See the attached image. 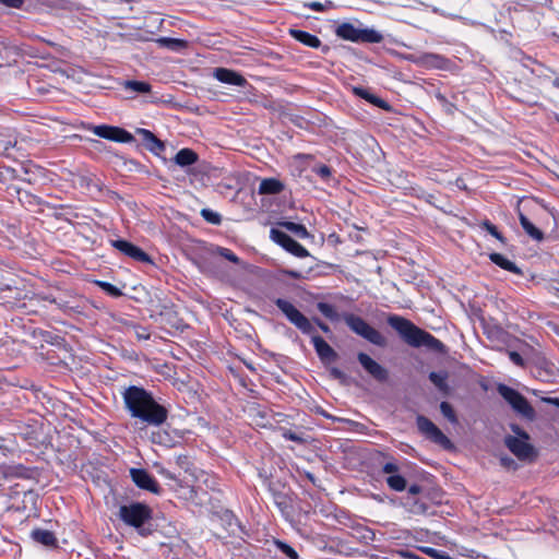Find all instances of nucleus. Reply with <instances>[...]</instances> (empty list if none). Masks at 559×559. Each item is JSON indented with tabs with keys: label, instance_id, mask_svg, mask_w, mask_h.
<instances>
[{
	"label": "nucleus",
	"instance_id": "f257e3e1",
	"mask_svg": "<svg viewBox=\"0 0 559 559\" xmlns=\"http://www.w3.org/2000/svg\"><path fill=\"white\" fill-rule=\"evenodd\" d=\"M122 396L126 408L132 417L140 418L152 426H159L166 421L168 416L167 409L158 404L152 394L143 388L129 386L124 390Z\"/></svg>",
	"mask_w": 559,
	"mask_h": 559
},
{
	"label": "nucleus",
	"instance_id": "f03ea898",
	"mask_svg": "<svg viewBox=\"0 0 559 559\" xmlns=\"http://www.w3.org/2000/svg\"><path fill=\"white\" fill-rule=\"evenodd\" d=\"M388 323L413 347L425 346L437 352L443 350L444 346L438 338L403 317L392 314L388 318Z\"/></svg>",
	"mask_w": 559,
	"mask_h": 559
},
{
	"label": "nucleus",
	"instance_id": "7ed1b4c3",
	"mask_svg": "<svg viewBox=\"0 0 559 559\" xmlns=\"http://www.w3.org/2000/svg\"><path fill=\"white\" fill-rule=\"evenodd\" d=\"M119 518L124 524L145 535L142 527L152 518V511L146 504L133 502L119 508Z\"/></svg>",
	"mask_w": 559,
	"mask_h": 559
},
{
	"label": "nucleus",
	"instance_id": "20e7f679",
	"mask_svg": "<svg viewBox=\"0 0 559 559\" xmlns=\"http://www.w3.org/2000/svg\"><path fill=\"white\" fill-rule=\"evenodd\" d=\"M516 436H508L504 439L507 448L522 461H532L536 456L534 447L528 442L530 436L518 426H512Z\"/></svg>",
	"mask_w": 559,
	"mask_h": 559
},
{
	"label": "nucleus",
	"instance_id": "39448f33",
	"mask_svg": "<svg viewBox=\"0 0 559 559\" xmlns=\"http://www.w3.org/2000/svg\"><path fill=\"white\" fill-rule=\"evenodd\" d=\"M343 319L348 328L357 335L377 346L386 345L385 337L378 330L369 325L362 318L352 313H345Z\"/></svg>",
	"mask_w": 559,
	"mask_h": 559
},
{
	"label": "nucleus",
	"instance_id": "423d86ee",
	"mask_svg": "<svg viewBox=\"0 0 559 559\" xmlns=\"http://www.w3.org/2000/svg\"><path fill=\"white\" fill-rule=\"evenodd\" d=\"M335 34L342 39L354 43H380L383 38L382 35L374 29L357 28L350 23H342L338 25Z\"/></svg>",
	"mask_w": 559,
	"mask_h": 559
},
{
	"label": "nucleus",
	"instance_id": "0eeeda50",
	"mask_svg": "<svg viewBox=\"0 0 559 559\" xmlns=\"http://www.w3.org/2000/svg\"><path fill=\"white\" fill-rule=\"evenodd\" d=\"M499 394L511 405V407L520 415L527 419H534L535 412L528 401L512 388L504 384L498 386Z\"/></svg>",
	"mask_w": 559,
	"mask_h": 559
},
{
	"label": "nucleus",
	"instance_id": "6e6552de",
	"mask_svg": "<svg viewBox=\"0 0 559 559\" xmlns=\"http://www.w3.org/2000/svg\"><path fill=\"white\" fill-rule=\"evenodd\" d=\"M419 431L433 443L439 444L443 449L450 450L453 448L451 440L427 417L417 416L416 419Z\"/></svg>",
	"mask_w": 559,
	"mask_h": 559
},
{
	"label": "nucleus",
	"instance_id": "1a4fd4ad",
	"mask_svg": "<svg viewBox=\"0 0 559 559\" xmlns=\"http://www.w3.org/2000/svg\"><path fill=\"white\" fill-rule=\"evenodd\" d=\"M275 305L304 333H310L313 330L310 321L292 302L278 298Z\"/></svg>",
	"mask_w": 559,
	"mask_h": 559
},
{
	"label": "nucleus",
	"instance_id": "9d476101",
	"mask_svg": "<svg viewBox=\"0 0 559 559\" xmlns=\"http://www.w3.org/2000/svg\"><path fill=\"white\" fill-rule=\"evenodd\" d=\"M270 237L271 239L283 247L286 251L290 252L292 254L298 257V258H306L309 255L308 250L301 246L299 242L294 240L292 237H289L286 233L272 228L270 230Z\"/></svg>",
	"mask_w": 559,
	"mask_h": 559
},
{
	"label": "nucleus",
	"instance_id": "9b49d317",
	"mask_svg": "<svg viewBox=\"0 0 559 559\" xmlns=\"http://www.w3.org/2000/svg\"><path fill=\"white\" fill-rule=\"evenodd\" d=\"M92 131L99 138L119 143H128L133 140V136L128 131L119 127L100 124L93 127Z\"/></svg>",
	"mask_w": 559,
	"mask_h": 559
},
{
	"label": "nucleus",
	"instance_id": "f8f14e48",
	"mask_svg": "<svg viewBox=\"0 0 559 559\" xmlns=\"http://www.w3.org/2000/svg\"><path fill=\"white\" fill-rule=\"evenodd\" d=\"M130 475L134 484L144 490H148L154 493H158L159 486L155 478L142 468H131Z\"/></svg>",
	"mask_w": 559,
	"mask_h": 559
},
{
	"label": "nucleus",
	"instance_id": "ddd939ff",
	"mask_svg": "<svg viewBox=\"0 0 559 559\" xmlns=\"http://www.w3.org/2000/svg\"><path fill=\"white\" fill-rule=\"evenodd\" d=\"M357 358L364 369L376 380L383 382L388 379L386 369L373 360L369 355L359 353Z\"/></svg>",
	"mask_w": 559,
	"mask_h": 559
},
{
	"label": "nucleus",
	"instance_id": "4468645a",
	"mask_svg": "<svg viewBox=\"0 0 559 559\" xmlns=\"http://www.w3.org/2000/svg\"><path fill=\"white\" fill-rule=\"evenodd\" d=\"M112 246L118 249L120 252L124 253L126 255L145 263H151L152 260L147 253H145L141 248L132 245L129 241L126 240H115L112 241Z\"/></svg>",
	"mask_w": 559,
	"mask_h": 559
},
{
	"label": "nucleus",
	"instance_id": "2eb2a0df",
	"mask_svg": "<svg viewBox=\"0 0 559 559\" xmlns=\"http://www.w3.org/2000/svg\"><path fill=\"white\" fill-rule=\"evenodd\" d=\"M214 78L217 79L219 82L229 85L245 86L247 84V80L241 74L226 68L215 69Z\"/></svg>",
	"mask_w": 559,
	"mask_h": 559
},
{
	"label": "nucleus",
	"instance_id": "dca6fc26",
	"mask_svg": "<svg viewBox=\"0 0 559 559\" xmlns=\"http://www.w3.org/2000/svg\"><path fill=\"white\" fill-rule=\"evenodd\" d=\"M312 344L318 356L323 361H333L336 358L335 350L319 335L312 336Z\"/></svg>",
	"mask_w": 559,
	"mask_h": 559
},
{
	"label": "nucleus",
	"instance_id": "f3484780",
	"mask_svg": "<svg viewBox=\"0 0 559 559\" xmlns=\"http://www.w3.org/2000/svg\"><path fill=\"white\" fill-rule=\"evenodd\" d=\"M419 66L429 68V69H443L445 67L447 60L436 53H423L418 56Z\"/></svg>",
	"mask_w": 559,
	"mask_h": 559
},
{
	"label": "nucleus",
	"instance_id": "a211bd4d",
	"mask_svg": "<svg viewBox=\"0 0 559 559\" xmlns=\"http://www.w3.org/2000/svg\"><path fill=\"white\" fill-rule=\"evenodd\" d=\"M285 186L276 178H264L259 186L260 194H278L284 190Z\"/></svg>",
	"mask_w": 559,
	"mask_h": 559
},
{
	"label": "nucleus",
	"instance_id": "6ab92c4d",
	"mask_svg": "<svg viewBox=\"0 0 559 559\" xmlns=\"http://www.w3.org/2000/svg\"><path fill=\"white\" fill-rule=\"evenodd\" d=\"M289 34L296 40L302 43L304 45H306L308 47L318 48L321 45V40L317 36L312 35L308 32L300 31V29H290Z\"/></svg>",
	"mask_w": 559,
	"mask_h": 559
},
{
	"label": "nucleus",
	"instance_id": "aec40b11",
	"mask_svg": "<svg viewBox=\"0 0 559 559\" xmlns=\"http://www.w3.org/2000/svg\"><path fill=\"white\" fill-rule=\"evenodd\" d=\"M519 219L522 228L531 238L536 241H542L544 239L543 231L535 227V225L521 212L519 213Z\"/></svg>",
	"mask_w": 559,
	"mask_h": 559
},
{
	"label": "nucleus",
	"instance_id": "412c9836",
	"mask_svg": "<svg viewBox=\"0 0 559 559\" xmlns=\"http://www.w3.org/2000/svg\"><path fill=\"white\" fill-rule=\"evenodd\" d=\"M489 258L491 262H493L501 269L512 272L514 274H522V271L515 265V263L507 259L504 255L500 253H491Z\"/></svg>",
	"mask_w": 559,
	"mask_h": 559
},
{
	"label": "nucleus",
	"instance_id": "4be33fe9",
	"mask_svg": "<svg viewBox=\"0 0 559 559\" xmlns=\"http://www.w3.org/2000/svg\"><path fill=\"white\" fill-rule=\"evenodd\" d=\"M32 537L44 546H55L57 542L53 533L48 530H34L32 532Z\"/></svg>",
	"mask_w": 559,
	"mask_h": 559
},
{
	"label": "nucleus",
	"instance_id": "5701e85b",
	"mask_svg": "<svg viewBox=\"0 0 559 559\" xmlns=\"http://www.w3.org/2000/svg\"><path fill=\"white\" fill-rule=\"evenodd\" d=\"M197 160L198 155L190 148H182L175 156V162L179 166H190Z\"/></svg>",
	"mask_w": 559,
	"mask_h": 559
},
{
	"label": "nucleus",
	"instance_id": "b1692460",
	"mask_svg": "<svg viewBox=\"0 0 559 559\" xmlns=\"http://www.w3.org/2000/svg\"><path fill=\"white\" fill-rule=\"evenodd\" d=\"M353 92L355 95L368 100L369 103H371L380 108H386V103L383 99L371 94L368 90H366L364 87H354Z\"/></svg>",
	"mask_w": 559,
	"mask_h": 559
},
{
	"label": "nucleus",
	"instance_id": "393cba45",
	"mask_svg": "<svg viewBox=\"0 0 559 559\" xmlns=\"http://www.w3.org/2000/svg\"><path fill=\"white\" fill-rule=\"evenodd\" d=\"M142 139L147 143L150 146V150H163L164 145L163 143L150 131L146 129H138L136 131Z\"/></svg>",
	"mask_w": 559,
	"mask_h": 559
},
{
	"label": "nucleus",
	"instance_id": "a878e982",
	"mask_svg": "<svg viewBox=\"0 0 559 559\" xmlns=\"http://www.w3.org/2000/svg\"><path fill=\"white\" fill-rule=\"evenodd\" d=\"M282 227H284L286 230L294 233L297 237L305 239L310 237V234L308 233L307 228L297 223L293 222H282L280 223Z\"/></svg>",
	"mask_w": 559,
	"mask_h": 559
},
{
	"label": "nucleus",
	"instance_id": "bb28decb",
	"mask_svg": "<svg viewBox=\"0 0 559 559\" xmlns=\"http://www.w3.org/2000/svg\"><path fill=\"white\" fill-rule=\"evenodd\" d=\"M386 484L388 486L395 491H403L406 488V479L397 474L390 475L386 477Z\"/></svg>",
	"mask_w": 559,
	"mask_h": 559
},
{
	"label": "nucleus",
	"instance_id": "cd10ccee",
	"mask_svg": "<svg viewBox=\"0 0 559 559\" xmlns=\"http://www.w3.org/2000/svg\"><path fill=\"white\" fill-rule=\"evenodd\" d=\"M429 379L440 391L445 392L448 390V373L445 371L430 372Z\"/></svg>",
	"mask_w": 559,
	"mask_h": 559
},
{
	"label": "nucleus",
	"instance_id": "c85d7f7f",
	"mask_svg": "<svg viewBox=\"0 0 559 559\" xmlns=\"http://www.w3.org/2000/svg\"><path fill=\"white\" fill-rule=\"evenodd\" d=\"M127 90H131L136 93H150L151 85L143 81H127L124 83Z\"/></svg>",
	"mask_w": 559,
	"mask_h": 559
},
{
	"label": "nucleus",
	"instance_id": "c756f323",
	"mask_svg": "<svg viewBox=\"0 0 559 559\" xmlns=\"http://www.w3.org/2000/svg\"><path fill=\"white\" fill-rule=\"evenodd\" d=\"M318 310L328 319L334 321L338 319V313L335 308L326 302H319L317 305Z\"/></svg>",
	"mask_w": 559,
	"mask_h": 559
},
{
	"label": "nucleus",
	"instance_id": "7c9ffc66",
	"mask_svg": "<svg viewBox=\"0 0 559 559\" xmlns=\"http://www.w3.org/2000/svg\"><path fill=\"white\" fill-rule=\"evenodd\" d=\"M213 253L217 254L219 257H223L226 260H228V261H230V262H233L235 264H238L240 262L239 258L231 250H229L227 248L216 247L213 250Z\"/></svg>",
	"mask_w": 559,
	"mask_h": 559
},
{
	"label": "nucleus",
	"instance_id": "2f4dec72",
	"mask_svg": "<svg viewBox=\"0 0 559 559\" xmlns=\"http://www.w3.org/2000/svg\"><path fill=\"white\" fill-rule=\"evenodd\" d=\"M201 215L206 222L214 225H218L222 222L221 215L217 212H214L210 209H203L201 211Z\"/></svg>",
	"mask_w": 559,
	"mask_h": 559
},
{
	"label": "nucleus",
	"instance_id": "473e14b6",
	"mask_svg": "<svg viewBox=\"0 0 559 559\" xmlns=\"http://www.w3.org/2000/svg\"><path fill=\"white\" fill-rule=\"evenodd\" d=\"M276 547L290 559H298L297 551L284 542L275 540Z\"/></svg>",
	"mask_w": 559,
	"mask_h": 559
},
{
	"label": "nucleus",
	"instance_id": "72a5a7b5",
	"mask_svg": "<svg viewBox=\"0 0 559 559\" xmlns=\"http://www.w3.org/2000/svg\"><path fill=\"white\" fill-rule=\"evenodd\" d=\"M440 411H441L442 415L445 418H448L451 423L455 424L457 421L455 413H454L452 406L448 402H442L440 404Z\"/></svg>",
	"mask_w": 559,
	"mask_h": 559
},
{
	"label": "nucleus",
	"instance_id": "f704fd0d",
	"mask_svg": "<svg viewBox=\"0 0 559 559\" xmlns=\"http://www.w3.org/2000/svg\"><path fill=\"white\" fill-rule=\"evenodd\" d=\"M481 227L487 230L491 236H493L496 239H498L501 242H504V238L501 235V233L497 229V227L491 224L489 221H484L481 223Z\"/></svg>",
	"mask_w": 559,
	"mask_h": 559
},
{
	"label": "nucleus",
	"instance_id": "c9c22d12",
	"mask_svg": "<svg viewBox=\"0 0 559 559\" xmlns=\"http://www.w3.org/2000/svg\"><path fill=\"white\" fill-rule=\"evenodd\" d=\"M305 5L313 11L321 12V11H325V10L332 8V2L326 1L325 3H321L318 1H312V2L306 3Z\"/></svg>",
	"mask_w": 559,
	"mask_h": 559
},
{
	"label": "nucleus",
	"instance_id": "e433bc0d",
	"mask_svg": "<svg viewBox=\"0 0 559 559\" xmlns=\"http://www.w3.org/2000/svg\"><path fill=\"white\" fill-rule=\"evenodd\" d=\"M158 43L164 45V46L170 47V48H177V47H183L185 46V41L183 40L175 39V38H167V37L159 38Z\"/></svg>",
	"mask_w": 559,
	"mask_h": 559
},
{
	"label": "nucleus",
	"instance_id": "4c0bfd02",
	"mask_svg": "<svg viewBox=\"0 0 559 559\" xmlns=\"http://www.w3.org/2000/svg\"><path fill=\"white\" fill-rule=\"evenodd\" d=\"M313 171L317 173L323 179H328L331 176V169L326 165H320L318 167H314Z\"/></svg>",
	"mask_w": 559,
	"mask_h": 559
},
{
	"label": "nucleus",
	"instance_id": "58836bf2",
	"mask_svg": "<svg viewBox=\"0 0 559 559\" xmlns=\"http://www.w3.org/2000/svg\"><path fill=\"white\" fill-rule=\"evenodd\" d=\"M382 471L384 474L394 475L399 473V466L393 462H388L383 465Z\"/></svg>",
	"mask_w": 559,
	"mask_h": 559
},
{
	"label": "nucleus",
	"instance_id": "ea45409f",
	"mask_svg": "<svg viewBox=\"0 0 559 559\" xmlns=\"http://www.w3.org/2000/svg\"><path fill=\"white\" fill-rule=\"evenodd\" d=\"M509 358L510 360L518 365V366H523L524 365V360L523 358L521 357V355L516 352H509Z\"/></svg>",
	"mask_w": 559,
	"mask_h": 559
},
{
	"label": "nucleus",
	"instance_id": "a19ab883",
	"mask_svg": "<svg viewBox=\"0 0 559 559\" xmlns=\"http://www.w3.org/2000/svg\"><path fill=\"white\" fill-rule=\"evenodd\" d=\"M0 2L9 8L19 9L23 5V0H0Z\"/></svg>",
	"mask_w": 559,
	"mask_h": 559
},
{
	"label": "nucleus",
	"instance_id": "79ce46f5",
	"mask_svg": "<svg viewBox=\"0 0 559 559\" xmlns=\"http://www.w3.org/2000/svg\"><path fill=\"white\" fill-rule=\"evenodd\" d=\"M100 286L108 293L112 294V295H120V292L117 287H115L114 285H111L110 283H100Z\"/></svg>",
	"mask_w": 559,
	"mask_h": 559
},
{
	"label": "nucleus",
	"instance_id": "37998d69",
	"mask_svg": "<svg viewBox=\"0 0 559 559\" xmlns=\"http://www.w3.org/2000/svg\"><path fill=\"white\" fill-rule=\"evenodd\" d=\"M135 335L139 340H148L150 333L144 328H138L135 330Z\"/></svg>",
	"mask_w": 559,
	"mask_h": 559
},
{
	"label": "nucleus",
	"instance_id": "c03bdc74",
	"mask_svg": "<svg viewBox=\"0 0 559 559\" xmlns=\"http://www.w3.org/2000/svg\"><path fill=\"white\" fill-rule=\"evenodd\" d=\"M424 552L426 555H428L429 557L431 558H435V559H438V557L440 556L441 551L436 549V548H431V547H426L424 548Z\"/></svg>",
	"mask_w": 559,
	"mask_h": 559
},
{
	"label": "nucleus",
	"instance_id": "a18cd8bd",
	"mask_svg": "<svg viewBox=\"0 0 559 559\" xmlns=\"http://www.w3.org/2000/svg\"><path fill=\"white\" fill-rule=\"evenodd\" d=\"M283 436L287 440H293V441H297V442H301L302 441V439L300 437H298L296 433H294L292 431H285L283 433Z\"/></svg>",
	"mask_w": 559,
	"mask_h": 559
},
{
	"label": "nucleus",
	"instance_id": "49530a36",
	"mask_svg": "<svg viewBox=\"0 0 559 559\" xmlns=\"http://www.w3.org/2000/svg\"><path fill=\"white\" fill-rule=\"evenodd\" d=\"M152 441L156 443H162V435L159 432H153L152 433Z\"/></svg>",
	"mask_w": 559,
	"mask_h": 559
},
{
	"label": "nucleus",
	"instance_id": "de8ad7c7",
	"mask_svg": "<svg viewBox=\"0 0 559 559\" xmlns=\"http://www.w3.org/2000/svg\"><path fill=\"white\" fill-rule=\"evenodd\" d=\"M408 492L411 495H417L420 492V487L418 485H412L409 488H408Z\"/></svg>",
	"mask_w": 559,
	"mask_h": 559
},
{
	"label": "nucleus",
	"instance_id": "09e8293b",
	"mask_svg": "<svg viewBox=\"0 0 559 559\" xmlns=\"http://www.w3.org/2000/svg\"><path fill=\"white\" fill-rule=\"evenodd\" d=\"M158 473L165 476L166 478L174 479V475L165 468H160Z\"/></svg>",
	"mask_w": 559,
	"mask_h": 559
},
{
	"label": "nucleus",
	"instance_id": "8fccbe9b",
	"mask_svg": "<svg viewBox=\"0 0 559 559\" xmlns=\"http://www.w3.org/2000/svg\"><path fill=\"white\" fill-rule=\"evenodd\" d=\"M406 60L413 62V63H416L417 66H419V61H418V56H415V55H408L405 57Z\"/></svg>",
	"mask_w": 559,
	"mask_h": 559
},
{
	"label": "nucleus",
	"instance_id": "3c124183",
	"mask_svg": "<svg viewBox=\"0 0 559 559\" xmlns=\"http://www.w3.org/2000/svg\"><path fill=\"white\" fill-rule=\"evenodd\" d=\"M311 156L310 155H304V154H297L296 156H294V159L295 160H305V159H310Z\"/></svg>",
	"mask_w": 559,
	"mask_h": 559
},
{
	"label": "nucleus",
	"instance_id": "603ef678",
	"mask_svg": "<svg viewBox=\"0 0 559 559\" xmlns=\"http://www.w3.org/2000/svg\"><path fill=\"white\" fill-rule=\"evenodd\" d=\"M318 325H319V328H320L323 332H325V333H328V332L330 331V330H329V326H328L325 323L318 322Z\"/></svg>",
	"mask_w": 559,
	"mask_h": 559
},
{
	"label": "nucleus",
	"instance_id": "864d4df0",
	"mask_svg": "<svg viewBox=\"0 0 559 559\" xmlns=\"http://www.w3.org/2000/svg\"><path fill=\"white\" fill-rule=\"evenodd\" d=\"M436 98L438 100H440L441 103H445V100H447L445 97L441 93H437Z\"/></svg>",
	"mask_w": 559,
	"mask_h": 559
},
{
	"label": "nucleus",
	"instance_id": "5fc2aeb1",
	"mask_svg": "<svg viewBox=\"0 0 559 559\" xmlns=\"http://www.w3.org/2000/svg\"><path fill=\"white\" fill-rule=\"evenodd\" d=\"M546 401L549 403H554L559 407V399H547Z\"/></svg>",
	"mask_w": 559,
	"mask_h": 559
},
{
	"label": "nucleus",
	"instance_id": "6e6d98bb",
	"mask_svg": "<svg viewBox=\"0 0 559 559\" xmlns=\"http://www.w3.org/2000/svg\"><path fill=\"white\" fill-rule=\"evenodd\" d=\"M438 559H451L447 554H444L443 551H441L440 556L438 557Z\"/></svg>",
	"mask_w": 559,
	"mask_h": 559
},
{
	"label": "nucleus",
	"instance_id": "4d7b16f0",
	"mask_svg": "<svg viewBox=\"0 0 559 559\" xmlns=\"http://www.w3.org/2000/svg\"><path fill=\"white\" fill-rule=\"evenodd\" d=\"M289 275L297 278L298 277V273L297 272H289Z\"/></svg>",
	"mask_w": 559,
	"mask_h": 559
},
{
	"label": "nucleus",
	"instance_id": "13d9d810",
	"mask_svg": "<svg viewBox=\"0 0 559 559\" xmlns=\"http://www.w3.org/2000/svg\"><path fill=\"white\" fill-rule=\"evenodd\" d=\"M554 85H555L556 87H559V79H556V80L554 81Z\"/></svg>",
	"mask_w": 559,
	"mask_h": 559
}]
</instances>
